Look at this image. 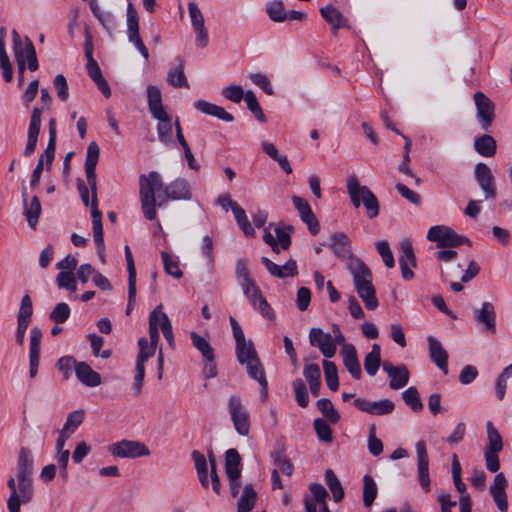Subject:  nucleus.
Masks as SVG:
<instances>
[{
	"instance_id": "nucleus-1",
	"label": "nucleus",
	"mask_w": 512,
	"mask_h": 512,
	"mask_svg": "<svg viewBox=\"0 0 512 512\" xmlns=\"http://www.w3.org/2000/svg\"><path fill=\"white\" fill-rule=\"evenodd\" d=\"M139 198L144 217L153 221L157 217V207L161 208L169 201H189L192 190L185 178L178 177L164 185L161 175L150 171L139 176Z\"/></svg>"
},
{
	"instance_id": "nucleus-2",
	"label": "nucleus",
	"mask_w": 512,
	"mask_h": 512,
	"mask_svg": "<svg viewBox=\"0 0 512 512\" xmlns=\"http://www.w3.org/2000/svg\"><path fill=\"white\" fill-rule=\"evenodd\" d=\"M100 148L95 141H92L88 147L86 152L85 159V175L87 179V184L91 190L92 200H91V216H92V229L94 241L97 247L101 250L104 248V239H103V225H102V214L98 209V201H97V179H96V166L99 160Z\"/></svg>"
},
{
	"instance_id": "nucleus-3",
	"label": "nucleus",
	"mask_w": 512,
	"mask_h": 512,
	"mask_svg": "<svg viewBox=\"0 0 512 512\" xmlns=\"http://www.w3.org/2000/svg\"><path fill=\"white\" fill-rule=\"evenodd\" d=\"M347 269L353 277L354 288L364 302L365 307L371 311L375 310L379 302L369 267L360 258H353L347 262Z\"/></svg>"
},
{
	"instance_id": "nucleus-4",
	"label": "nucleus",
	"mask_w": 512,
	"mask_h": 512,
	"mask_svg": "<svg viewBox=\"0 0 512 512\" xmlns=\"http://www.w3.org/2000/svg\"><path fill=\"white\" fill-rule=\"evenodd\" d=\"M346 187L351 203L355 208H359L363 204L369 219H374L379 215L380 204L377 197L367 186L360 185L355 174L347 178Z\"/></svg>"
},
{
	"instance_id": "nucleus-5",
	"label": "nucleus",
	"mask_w": 512,
	"mask_h": 512,
	"mask_svg": "<svg viewBox=\"0 0 512 512\" xmlns=\"http://www.w3.org/2000/svg\"><path fill=\"white\" fill-rule=\"evenodd\" d=\"M427 239L429 241L436 242L437 246L440 248L471 244L467 237L459 235L452 228L443 225L432 226L428 230Z\"/></svg>"
},
{
	"instance_id": "nucleus-6",
	"label": "nucleus",
	"mask_w": 512,
	"mask_h": 512,
	"mask_svg": "<svg viewBox=\"0 0 512 512\" xmlns=\"http://www.w3.org/2000/svg\"><path fill=\"white\" fill-rule=\"evenodd\" d=\"M228 409L235 430L243 436H247L250 430V416L244 407L240 397L233 395L228 400Z\"/></svg>"
},
{
	"instance_id": "nucleus-7",
	"label": "nucleus",
	"mask_w": 512,
	"mask_h": 512,
	"mask_svg": "<svg viewBox=\"0 0 512 512\" xmlns=\"http://www.w3.org/2000/svg\"><path fill=\"white\" fill-rule=\"evenodd\" d=\"M329 494L320 483H311L303 501L305 512H330L327 506Z\"/></svg>"
},
{
	"instance_id": "nucleus-8",
	"label": "nucleus",
	"mask_w": 512,
	"mask_h": 512,
	"mask_svg": "<svg viewBox=\"0 0 512 512\" xmlns=\"http://www.w3.org/2000/svg\"><path fill=\"white\" fill-rule=\"evenodd\" d=\"M109 452L119 458H139L149 456V448L142 442L135 440H121L109 446Z\"/></svg>"
},
{
	"instance_id": "nucleus-9",
	"label": "nucleus",
	"mask_w": 512,
	"mask_h": 512,
	"mask_svg": "<svg viewBox=\"0 0 512 512\" xmlns=\"http://www.w3.org/2000/svg\"><path fill=\"white\" fill-rule=\"evenodd\" d=\"M477 110L479 124L484 131H488L495 119V104L481 91L473 96Z\"/></svg>"
},
{
	"instance_id": "nucleus-10",
	"label": "nucleus",
	"mask_w": 512,
	"mask_h": 512,
	"mask_svg": "<svg viewBox=\"0 0 512 512\" xmlns=\"http://www.w3.org/2000/svg\"><path fill=\"white\" fill-rule=\"evenodd\" d=\"M474 178L484 193V198L486 200L496 198L497 189L495 185V178L488 165L482 162L476 164L474 168Z\"/></svg>"
},
{
	"instance_id": "nucleus-11",
	"label": "nucleus",
	"mask_w": 512,
	"mask_h": 512,
	"mask_svg": "<svg viewBox=\"0 0 512 512\" xmlns=\"http://www.w3.org/2000/svg\"><path fill=\"white\" fill-rule=\"evenodd\" d=\"M309 343L312 347L319 349L321 354L329 359L336 354V343L330 333L324 332L321 328L312 327L309 331Z\"/></svg>"
},
{
	"instance_id": "nucleus-12",
	"label": "nucleus",
	"mask_w": 512,
	"mask_h": 512,
	"mask_svg": "<svg viewBox=\"0 0 512 512\" xmlns=\"http://www.w3.org/2000/svg\"><path fill=\"white\" fill-rule=\"evenodd\" d=\"M127 36L130 42L134 43L138 51L148 60L149 53L148 49L144 45L140 34H139V22L137 10L132 3L127 6Z\"/></svg>"
},
{
	"instance_id": "nucleus-13",
	"label": "nucleus",
	"mask_w": 512,
	"mask_h": 512,
	"mask_svg": "<svg viewBox=\"0 0 512 512\" xmlns=\"http://www.w3.org/2000/svg\"><path fill=\"white\" fill-rule=\"evenodd\" d=\"M354 406L362 412L377 416L391 414L395 408L394 402L389 399L370 401L365 398H356Z\"/></svg>"
},
{
	"instance_id": "nucleus-14",
	"label": "nucleus",
	"mask_w": 512,
	"mask_h": 512,
	"mask_svg": "<svg viewBox=\"0 0 512 512\" xmlns=\"http://www.w3.org/2000/svg\"><path fill=\"white\" fill-rule=\"evenodd\" d=\"M41 124H42V111L40 108L34 107L32 109L30 122H29V126H28L27 143H26V146H25V149L23 152L26 157L31 156L36 149L37 142H38V136H39L40 129H41Z\"/></svg>"
},
{
	"instance_id": "nucleus-15",
	"label": "nucleus",
	"mask_w": 512,
	"mask_h": 512,
	"mask_svg": "<svg viewBox=\"0 0 512 512\" xmlns=\"http://www.w3.org/2000/svg\"><path fill=\"white\" fill-rule=\"evenodd\" d=\"M416 454L418 480L423 490L428 492L430 490L429 458L424 441L421 440L416 443Z\"/></svg>"
},
{
	"instance_id": "nucleus-16",
	"label": "nucleus",
	"mask_w": 512,
	"mask_h": 512,
	"mask_svg": "<svg viewBox=\"0 0 512 512\" xmlns=\"http://www.w3.org/2000/svg\"><path fill=\"white\" fill-rule=\"evenodd\" d=\"M382 367L390 379L389 386L391 389L398 390L408 384L410 374L408 368L404 364L394 366L392 363L385 361L382 364Z\"/></svg>"
},
{
	"instance_id": "nucleus-17",
	"label": "nucleus",
	"mask_w": 512,
	"mask_h": 512,
	"mask_svg": "<svg viewBox=\"0 0 512 512\" xmlns=\"http://www.w3.org/2000/svg\"><path fill=\"white\" fill-rule=\"evenodd\" d=\"M329 247L337 258L347 260V262L353 258H358L353 255L351 241L347 234L343 232L332 234Z\"/></svg>"
},
{
	"instance_id": "nucleus-18",
	"label": "nucleus",
	"mask_w": 512,
	"mask_h": 512,
	"mask_svg": "<svg viewBox=\"0 0 512 512\" xmlns=\"http://www.w3.org/2000/svg\"><path fill=\"white\" fill-rule=\"evenodd\" d=\"M292 202L296 210L298 211L301 220L307 224L311 234H318L320 231V224L315 214L313 213L309 203L299 196H292Z\"/></svg>"
},
{
	"instance_id": "nucleus-19",
	"label": "nucleus",
	"mask_w": 512,
	"mask_h": 512,
	"mask_svg": "<svg viewBox=\"0 0 512 512\" xmlns=\"http://www.w3.org/2000/svg\"><path fill=\"white\" fill-rule=\"evenodd\" d=\"M401 255L399 257V266L401 275L405 280H411L414 276L412 268L416 266V257L413 246L409 240H403L400 243Z\"/></svg>"
},
{
	"instance_id": "nucleus-20",
	"label": "nucleus",
	"mask_w": 512,
	"mask_h": 512,
	"mask_svg": "<svg viewBox=\"0 0 512 512\" xmlns=\"http://www.w3.org/2000/svg\"><path fill=\"white\" fill-rule=\"evenodd\" d=\"M508 483L503 473H498L494 477L493 485L490 487V494L501 512L508 509L507 496L505 489Z\"/></svg>"
},
{
	"instance_id": "nucleus-21",
	"label": "nucleus",
	"mask_w": 512,
	"mask_h": 512,
	"mask_svg": "<svg viewBox=\"0 0 512 512\" xmlns=\"http://www.w3.org/2000/svg\"><path fill=\"white\" fill-rule=\"evenodd\" d=\"M428 348H429V356L432 362H434L437 367L443 371L446 375L448 373V353L443 348L440 341L433 337H428Z\"/></svg>"
},
{
	"instance_id": "nucleus-22",
	"label": "nucleus",
	"mask_w": 512,
	"mask_h": 512,
	"mask_svg": "<svg viewBox=\"0 0 512 512\" xmlns=\"http://www.w3.org/2000/svg\"><path fill=\"white\" fill-rule=\"evenodd\" d=\"M474 318L478 324L484 326V331L496 332V314L492 303L484 302L481 309H475Z\"/></svg>"
},
{
	"instance_id": "nucleus-23",
	"label": "nucleus",
	"mask_w": 512,
	"mask_h": 512,
	"mask_svg": "<svg viewBox=\"0 0 512 512\" xmlns=\"http://www.w3.org/2000/svg\"><path fill=\"white\" fill-rule=\"evenodd\" d=\"M341 355L345 368L354 379L359 380L362 376V370L355 347L352 344H344Z\"/></svg>"
},
{
	"instance_id": "nucleus-24",
	"label": "nucleus",
	"mask_w": 512,
	"mask_h": 512,
	"mask_svg": "<svg viewBox=\"0 0 512 512\" xmlns=\"http://www.w3.org/2000/svg\"><path fill=\"white\" fill-rule=\"evenodd\" d=\"M253 364L246 365V372L249 378L256 381L260 386V396L262 401H265L268 397V381L266 373L261 360L252 362Z\"/></svg>"
},
{
	"instance_id": "nucleus-25",
	"label": "nucleus",
	"mask_w": 512,
	"mask_h": 512,
	"mask_svg": "<svg viewBox=\"0 0 512 512\" xmlns=\"http://www.w3.org/2000/svg\"><path fill=\"white\" fill-rule=\"evenodd\" d=\"M147 101L149 111L155 119L162 120L164 117H166L167 112L162 103V94L157 86L148 85Z\"/></svg>"
},
{
	"instance_id": "nucleus-26",
	"label": "nucleus",
	"mask_w": 512,
	"mask_h": 512,
	"mask_svg": "<svg viewBox=\"0 0 512 512\" xmlns=\"http://www.w3.org/2000/svg\"><path fill=\"white\" fill-rule=\"evenodd\" d=\"M320 14L325 21L331 26L333 34L341 28H349L347 19L333 5H327L320 8Z\"/></svg>"
},
{
	"instance_id": "nucleus-27",
	"label": "nucleus",
	"mask_w": 512,
	"mask_h": 512,
	"mask_svg": "<svg viewBox=\"0 0 512 512\" xmlns=\"http://www.w3.org/2000/svg\"><path fill=\"white\" fill-rule=\"evenodd\" d=\"M77 379L88 387H96L101 384V376L94 371L86 362H78L75 366Z\"/></svg>"
},
{
	"instance_id": "nucleus-28",
	"label": "nucleus",
	"mask_w": 512,
	"mask_h": 512,
	"mask_svg": "<svg viewBox=\"0 0 512 512\" xmlns=\"http://www.w3.org/2000/svg\"><path fill=\"white\" fill-rule=\"evenodd\" d=\"M34 471L33 455L29 448L22 447L17 458V478H32Z\"/></svg>"
},
{
	"instance_id": "nucleus-29",
	"label": "nucleus",
	"mask_w": 512,
	"mask_h": 512,
	"mask_svg": "<svg viewBox=\"0 0 512 512\" xmlns=\"http://www.w3.org/2000/svg\"><path fill=\"white\" fill-rule=\"evenodd\" d=\"M194 107L204 114L217 117L225 122H232L234 120L233 115L227 112L223 107L205 100L196 101Z\"/></svg>"
},
{
	"instance_id": "nucleus-30",
	"label": "nucleus",
	"mask_w": 512,
	"mask_h": 512,
	"mask_svg": "<svg viewBox=\"0 0 512 512\" xmlns=\"http://www.w3.org/2000/svg\"><path fill=\"white\" fill-rule=\"evenodd\" d=\"M251 306L256 309L263 317L273 320L275 319V313L266 298L263 296L260 289L256 293H251L246 296Z\"/></svg>"
},
{
	"instance_id": "nucleus-31",
	"label": "nucleus",
	"mask_w": 512,
	"mask_h": 512,
	"mask_svg": "<svg viewBox=\"0 0 512 512\" xmlns=\"http://www.w3.org/2000/svg\"><path fill=\"white\" fill-rule=\"evenodd\" d=\"M87 72L89 77L95 82L98 89L102 92L105 97H110L111 90L107 81L102 76L99 65L94 58L87 61Z\"/></svg>"
},
{
	"instance_id": "nucleus-32",
	"label": "nucleus",
	"mask_w": 512,
	"mask_h": 512,
	"mask_svg": "<svg viewBox=\"0 0 512 512\" xmlns=\"http://www.w3.org/2000/svg\"><path fill=\"white\" fill-rule=\"evenodd\" d=\"M475 151L483 157H493L497 151L496 140L489 134H484L474 139Z\"/></svg>"
},
{
	"instance_id": "nucleus-33",
	"label": "nucleus",
	"mask_w": 512,
	"mask_h": 512,
	"mask_svg": "<svg viewBox=\"0 0 512 512\" xmlns=\"http://www.w3.org/2000/svg\"><path fill=\"white\" fill-rule=\"evenodd\" d=\"M177 62V66L168 71L167 82L175 88H189V83L184 73V59L177 57Z\"/></svg>"
},
{
	"instance_id": "nucleus-34",
	"label": "nucleus",
	"mask_w": 512,
	"mask_h": 512,
	"mask_svg": "<svg viewBox=\"0 0 512 512\" xmlns=\"http://www.w3.org/2000/svg\"><path fill=\"white\" fill-rule=\"evenodd\" d=\"M236 359L240 365L246 366L253 364L252 362L258 361L260 358L251 339L245 345L235 347Z\"/></svg>"
},
{
	"instance_id": "nucleus-35",
	"label": "nucleus",
	"mask_w": 512,
	"mask_h": 512,
	"mask_svg": "<svg viewBox=\"0 0 512 512\" xmlns=\"http://www.w3.org/2000/svg\"><path fill=\"white\" fill-rule=\"evenodd\" d=\"M240 464L241 457L238 451L234 448L228 449L225 453V472L228 479H235L240 477Z\"/></svg>"
},
{
	"instance_id": "nucleus-36",
	"label": "nucleus",
	"mask_w": 512,
	"mask_h": 512,
	"mask_svg": "<svg viewBox=\"0 0 512 512\" xmlns=\"http://www.w3.org/2000/svg\"><path fill=\"white\" fill-rule=\"evenodd\" d=\"M23 207L28 225L32 229H35L42 211L39 198L37 196H33L30 202L27 200L23 203Z\"/></svg>"
},
{
	"instance_id": "nucleus-37",
	"label": "nucleus",
	"mask_w": 512,
	"mask_h": 512,
	"mask_svg": "<svg viewBox=\"0 0 512 512\" xmlns=\"http://www.w3.org/2000/svg\"><path fill=\"white\" fill-rule=\"evenodd\" d=\"M190 338L193 346L202 354L203 358L207 362L215 360L214 349L204 337L192 331L190 333Z\"/></svg>"
},
{
	"instance_id": "nucleus-38",
	"label": "nucleus",
	"mask_w": 512,
	"mask_h": 512,
	"mask_svg": "<svg viewBox=\"0 0 512 512\" xmlns=\"http://www.w3.org/2000/svg\"><path fill=\"white\" fill-rule=\"evenodd\" d=\"M325 483L332 493L333 500L338 503L344 498L345 492L337 475L332 469L325 471Z\"/></svg>"
},
{
	"instance_id": "nucleus-39",
	"label": "nucleus",
	"mask_w": 512,
	"mask_h": 512,
	"mask_svg": "<svg viewBox=\"0 0 512 512\" xmlns=\"http://www.w3.org/2000/svg\"><path fill=\"white\" fill-rule=\"evenodd\" d=\"M381 364V348L379 344H373L372 350L365 356L364 369L370 376H374Z\"/></svg>"
},
{
	"instance_id": "nucleus-40",
	"label": "nucleus",
	"mask_w": 512,
	"mask_h": 512,
	"mask_svg": "<svg viewBox=\"0 0 512 512\" xmlns=\"http://www.w3.org/2000/svg\"><path fill=\"white\" fill-rule=\"evenodd\" d=\"M194 461L195 469L201 485L205 488L208 487V468L205 456L197 450H194L191 454Z\"/></svg>"
},
{
	"instance_id": "nucleus-41",
	"label": "nucleus",
	"mask_w": 512,
	"mask_h": 512,
	"mask_svg": "<svg viewBox=\"0 0 512 512\" xmlns=\"http://www.w3.org/2000/svg\"><path fill=\"white\" fill-rule=\"evenodd\" d=\"M487 429V439L488 444L485 448L487 451L491 452H500L503 449V440L499 431L495 428L491 421H487L486 423Z\"/></svg>"
},
{
	"instance_id": "nucleus-42",
	"label": "nucleus",
	"mask_w": 512,
	"mask_h": 512,
	"mask_svg": "<svg viewBox=\"0 0 512 512\" xmlns=\"http://www.w3.org/2000/svg\"><path fill=\"white\" fill-rule=\"evenodd\" d=\"M318 410L322 413L323 417L332 424H337L340 420V414L335 409L333 403L328 398H321L316 403Z\"/></svg>"
},
{
	"instance_id": "nucleus-43",
	"label": "nucleus",
	"mask_w": 512,
	"mask_h": 512,
	"mask_svg": "<svg viewBox=\"0 0 512 512\" xmlns=\"http://www.w3.org/2000/svg\"><path fill=\"white\" fill-rule=\"evenodd\" d=\"M266 13L273 22L281 23L287 18V11L282 0H273L266 6Z\"/></svg>"
},
{
	"instance_id": "nucleus-44",
	"label": "nucleus",
	"mask_w": 512,
	"mask_h": 512,
	"mask_svg": "<svg viewBox=\"0 0 512 512\" xmlns=\"http://www.w3.org/2000/svg\"><path fill=\"white\" fill-rule=\"evenodd\" d=\"M257 494L251 485H246L238 500V512H250L254 508Z\"/></svg>"
},
{
	"instance_id": "nucleus-45",
	"label": "nucleus",
	"mask_w": 512,
	"mask_h": 512,
	"mask_svg": "<svg viewBox=\"0 0 512 512\" xmlns=\"http://www.w3.org/2000/svg\"><path fill=\"white\" fill-rule=\"evenodd\" d=\"M378 489L374 479L370 475L363 477V504L370 508L377 496Z\"/></svg>"
},
{
	"instance_id": "nucleus-46",
	"label": "nucleus",
	"mask_w": 512,
	"mask_h": 512,
	"mask_svg": "<svg viewBox=\"0 0 512 512\" xmlns=\"http://www.w3.org/2000/svg\"><path fill=\"white\" fill-rule=\"evenodd\" d=\"M161 258L163 260L164 270L167 274L177 279L183 276V272L179 267V259L177 256L171 255L166 251H162Z\"/></svg>"
},
{
	"instance_id": "nucleus-47",
	"label": "nucleus",
	"mask_w": 512,
	"mask_h": 512,
	"mask_svg": "<svg viewBox=\"0 0 512 512\" xmlns=\"http://www.w3.org/2000/svg\"><path fill=\"white\" fill-rule=\"evenodd\" d=\"M159 123L157 125V133L160 142L165 145H169L173 143V132H172V123L169 115L166 113V117L162 120H158Z\"/></svg>"
},
{
	"instance_id": "nucleus-48",
	"label": "nucleus",
	"mask_w": 512,
	"mask_h": 512,
	"mask_svg": "<svg viewBox=\"0 0 512 512\" xmlns=\"http://www.w3.org/2000/svg\"><path fill=\"white\" fill-rule=\"evenodd\" d=\"M323 369L328 388L332 391H337L339 387L337 366L335 365L334 362L324 360Z\"/></svg>"
},
{
	"instance_id": "nucleus-49",
	"label": "nucleus",
	"mask_w": 512,
	"mask_h": 512,
	"mask_svg": "<svg viewBox=\"0 0 512 512\" xmlns=\"http://www.w3.org/2000/svg\"><path fill=\"white\" fill-rule=\"evenodd\" d=\"M402 398L407 406L414 412H420L423 409V403L420 399L419 392L416 387L411 386L402 392Z\"/></svg>"
},
{
	"instance_id": "nucleus-50",
	"label": "nucleus",
	"mask_w": 512,
	"mask_h": 512,
	"mask_svg": "<svg viewBox=\"0 0 512 512\" xmlns=\"http://www.w3.org/2000/svg\"><path fill=\"white\" fill-rule=\"evenodd\" d=\"M56 284L60 289H66L70 292L77 290L76 277L71 271H60L56 277Z\"/></svg>"
},
{
	"instance_id": "nucleus-51",
	"label": "nucleus",
	"mask_w": 512,
	"mask_h": 512,
	"mask_svg": "<svg viewBox=\"0 0 512 512\" xmlns=\"http://www.w3.org/2000/svg\"><path fill=\"white\" fill-rule=\"evenodd\" d=\"M23 58L25 59V64L27 63V67L30 71H36L38 69L39 65L36 50L32 41L28 37L25 38Z\"/></svg>"
},
{
	"instance_id": "nucleus-52",
	"label": "nucleus",
	"mask_w": 512,
	"mask_h": 512,
	"mask_svg": "<svg viewBox=\"0 0 512 512\" xmlns=\"http://www.w3.org/2000/svg\"><path fill=\"white\" fill-rule=\"evenodd\" d=\"M161 306L154 309L149 316V336L151 346L155 347L159 341V332L158 327L161 321L160 319V311Z\"/></svg>"
},
{
	"instance_id": "nucleus-53",
	"label": "nucleus",
	"mask_w": 512,
	"mask_h": 512,
	"mask_svg": "<svg viewBox=\"0 0 512 512\" xmlns=\"http://www.w3.org/2000/svg\"><path fill=\"white\" fill-rule=\"evenodd\" d=\"M12 41H13V50L14 55L17 61V65L19 68V73L22 75L25 71V59L23 58V44L19 33L13 29L12 30Z\"/></svg>"
},
{
	"instance_id": "nucleus-54",
	"label": "nucleus",
	"mask_w": 512,
	"mask_h": 512,
	"mask_svg": "<svg viewBox=\"0 0 512 512\" xmlns=\"http://www.w3.org/2000/svg\"><path fill=\"white\" fill-rule=\"evenodd\" d=\"M455 488L460 494L459 498V508L460 512H471V500L470 496L466 493V485L462 481L461 477L453 479Z\"/></svg>"
},
{
	"instance_id": "nucleus-55",
	"label": "nucleus",
	"mask_w": 512,
	"mask_h": 512,
	"mask_svg": "<svg viewBox=\"0 0 512 512\" xmlns=\"http://www.w3.org/2000/svg\"><path fill=\"white\" fill-rule=\"evenodd\" d=\"M233 214H234V217H235L239 227L242 229L244 234L248 237L254 236V234H255L254 228L251 226L250 222L248 221L245 210L240 206H235Z\"/></svg>"
},
{
	"instance_id": "nucleus-56",
	"label": "nucleus",
	"mask_w": 512,
	"mask_h": 512,
	"mask_svg": "<svg viewBox=\"0 0 512 512\" xmlns=\"http://www.w3.org/2000/svg\"><path fill=\"white\" fill-rule=\"evenodd\" d=\"M244 99L247 104V108L254 114L256 119L260 122H265L266 117L260 107V104H259L254 92L251 90H248L247 92H245Z\"/></svg>"
},
{
	"instance_id": "nucleus-57",
	"label": "nucleus",
	"mask_w": 512,
	"mask_h": 512,
	"mask_svg": "<svg viewBox=\"0 0 512 512\" xmlns=\"http://www.w3.org/2000/svg\"><path fill=\"white\" fill-rule=\"evenodd\" d=\"M293 390L297 404L303 408L307 407L309 403V396L306 385L302 379L297 378L293 381Z\"/></svg>"
},
{
	"instance_id": "nucleus-58",
	"label": "nucleus",
	"mask_w": 512,
	"mask_h": 512,
	"mask_svg": "<svg viewBox=\"0 0 512 512\" xmlns=\"http://www.w3.org/2000/svg\"><path fill=\"white\" fill-rule=\"evenodd\" d=\"M313 426L319 440L328 443L332 441V429L327 423V420L316 418L313 422Z\"/></svg>"
},
{
	"instance_id": "nucleus-59",
	"label": "nucleus",
	"mask_w": 512,
	"mask_h": 512,
	"mask_svg": "<svg viewBox=\"0 0 512 512\" xmlns=\"http://www.w3.org/2000/svg\"><path fill=\"white\" fill-rule=\"evenodd\" d=\"M18 480V495L20 496V503H27L33 497L32 478H17Z\"/></svg>"
},
{
	"instance_id": "nucleus-60",
	"label": "nucleus",
	"mask_w": 512,
	"mask_h": 512,
	"mask_svg": "<svg viewBox=\"0 0 512 512\" xmlns=\"http://www.w3.org/2000/svg\"><path fill=\"white\" fill-rule=\"evenodd\" d=\"M273 462L283 474L291 476L294 470L292 462L286 458L282 452L277 451L272 454Z\"/></svg>"
},
{
	"instance_id": "nucleus-61",
	"label": "nucleus",
	"mask_w": 512,
	"mask_h": 512,
	"mask_svg": "<svg viewBox=\"0 0 512 512\" xmlns=\"http://www.w3.org/2000/svg\"><path fill=\"white\" fill-rule=\"evenodd\" d=\"M32 313V300L28 294H25L21 299V304L17 315V321H24L30 323Z\"/></svg>"
},
{
	"instance_id": "nucleus-62",
	"label": "nucleus",
	"mask_w": 512,
	"mask_h": 512,
	"mask_svg": "<svg viewBox=\"0 0 512 512\" xmlns=\"http://www.w3.org/2000/svg\"><path fill=\"white\" fill-rule=\"evenodd\" d=\"M70 316V308L67 303H58L51 311L49 317L57 324L64 323Z\"/></svg>"
},
{
	"instance_id": "nucleus-63",
	"label": "nucleus",
	"mask_w": 512,
	"mask_h": 512,
	"mask_svg": "<svg viewBox=\"0 0 512 512\" xmlns=\"http://www.w3.org/2000/svg\"><path fill=\"white\" fill-rule=\"evenodd\" d=\"M7 485L11 490V495L7 501L9 512H19L20 509V496L18 495L16 482L13 477H10L7 481Z\"/></svg>"
},
{
	"instance_id": "nucleus-64",
	"label": "nucleus",
	"mask_w": 512,
	"mask_h": 512,
	"mask_svg": "<svg viewBox=\"0 0 512 512\" xmlns=\"http://www.w3.org/2000/svg\"><path fill=\"white\" fill-rule=\"evenodd\" d=\"M376 249L378 253L381 255L384 264L388 268H393L395 265V261L389 243L385 240L379 241L376 243Z\"/></svg>"
}]
</instances>
